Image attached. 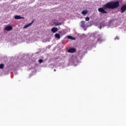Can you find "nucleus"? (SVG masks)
Masks as SVG:
<instances>
[{"instance_id": "f257e3e1", "label": "nucleus", "mask_w": 126, "mask_h": 126, "mask_svg": "<svg viewBox=\"0 0 126 126\" xmlns=\"http://www.w3.org/2000/svg\"><path fill=\"white\" fill-rule=\"evenodd\" d=\"M119 6H120V2L119 1L115 2L110 1L104 4L103 7L98 8V10L101 13H108V12L105 9H115V8H118Z\"/></svg>"}, {"instance_id": "f03ea898", "label": "nucleus", "mask_w": 126, "mask_h": 126, "mask_svg": "<svg viewBox=\"0 0 126 126\" xmlns=\"http://www.w3.org/2000/svg\"><path fill=\"white\" fill-rule=\"evenodd\" d=\"M121 11L122 13H124L126 10V4L123 5L121 8Z\"/></svg>"}, {"instance_id": "7ed1b4c3", "label": "nucleus", "mask_w": 126, "mask_h": 126, "mask_svg": "<svg viewBox=\"0 0 126 126\" xmlns=\"http://www.w3.org/2000/svg\"><path fill=\"white\" fill-rule=\"evenodd\" d=\"M75 52H76V49L75 48H70L68 50V53H71L72 54L75 53Z\"/></svg>"}, {"instance_id": "20e7f679", "label": "nucleus", "mask_w": 126, "mask_h": 126, "mask_svg": "<svg viewBox=\"0 0 126 126\" xmlns=\"http://www.w3.org/2000/svg\"><path fill=\"white\" fill-rule=\"evenodd\" d=\"M5 30L6 31H11L12 30V27L11 26H7L5 28Z\"/></svg>"}, {"instance_id": "39448f33", "label": "nucleus", "mask_w": 126, "mask_h": 126, "mask_svg": "<svg viewBox=\"0 0 126 126\" xmlns=\"http://www.w3.org/2000/svg\"><path fill=\"white\" fill-rule=\"evenodd\" d=\"M58 28L53 27L51 29V32L53 33H56L58 31Z\"/></svg>"}, {"instance_id": "423d86ee", "label": "nucleus", "mask_w": 126, "mask_h": 126, "mask_svg": "<svg viewBox=\"0 0 126 126\" xmlns=\"http://www.w3.org/2000/svg\"><path fill=\"white\" fill-rule=\"evenodd\" d=\"M15 19H24V17H21L19 15H16L14 17Z\"/></svg>"}, {"instance_id": "0eeeda50", "label": "nucleus", "mask_w": 126, "mask_h": 126, "mask_svg": "<svg viewBox=\"0 0 126 126\" xmlns=\"http://www.w3.org/2000/svg\"><path fill=\"white\" fill-rule=\"evenodd\" d=\"M88 13V11L87 10H83L81 12L83 15H86V14H87Z\"/></svg>"}, {"instance_id": "6e6552de", "label": "nucleus", "mask_w": 126, "mask_h": 126, "mask_svg": "<svg viewBox=\"0 0 126 126\" xmlns=\"http://www.w3.org/2000/svg\"><path fill=\"white\" fill-rule=\"evenodd\" d=\"M55 38H57V39H58V40H59V39H61V35H60L59 33H56L55 34Z\"/></svg>"}, {"instance_id": "1a4fd4ad", "label": "nucleus", "mask_w": 126, "mask_h": 126, "mask_svg": "<svg viewBox=\"0 0 126 126\" xmlns=\"http://www.w3.org/2000/svg\"><path fill=\"white\" fill-rule=\"evenodd\" d=\"M97 41H102V35H101L100 34H99L97 35Z\"/></svg>"}, {"instance_id": "9d476101", "label": "nucleus", "mask_w": 126, "mask_h": 126, "mask_svg": "<svg viewBox=\"0 0 126 126\" xmlns=\"http://www.w3.org/2000/svg\"><path fill=\"white\" fill-rule=\"evenodd\" d=\"M81 27H83V28L85 27V21H82L81 22Z\"/></svg>"}, {"instance_id": "9b49d317", "label": "nucleus", "mask_w": 126, "mask_h": 126, "mask_svg": "<svg viewBox=\"0 0 126 126\" xmlns=\"http://www.w3.org/2000/svg\"><path fill=\"white\" fill-rule=\"evenodd\" d=\"M33 21H32L31 23L26 25V26H24V28H28V27H29V26H31V25H32V24L33 23Z\"/></svg>"}, {"instance_id": "f8f14e48", "label": "nucleus", "mask_w": 126, "mask_h": 126, "mask_svg": "<svg viewBox=\"0 0 126 126\" xmlns=\"http://www.w3.org/2000/svg\"><path fill=\"white\" fill-rule=\"evenodd\" d=\"M54 24H55V26H59L60 25H62V24H63V23H60V22H56L54 23Z\"/></svg>"}, {"instance_id": "ddd939ff", "label": "nucleus", "mask_w": 126, "mask_h": 126, "mask_svg": "<svg viewBox=\"0 0 126 126\" xmlns=\"http://www.w3.org/2000/svg\"><path fill=\"white\" fill-rule=\"evenodd\" d=\"M3 67H4V64L3 63L0 64V69H2Z\"/></svg>"}, {"instance_id": "4468645a", "label": "nucleus", "mask_w": 126, "mask_h": 126, "mask_svg": "<svg viewBox=\"0 0 126 126\" xmlns=\"http://www.w3.org/2000/svg\"><path fill=\"white\" fill-rule=\"evenodd\" d=\"M85 20L86 21H89V20H90V18H89L88 17H87L85 18Z\"/></svg>"}, {"instance_id": "2eb2a0df", "label": "nucleus", "mask_w": 126, "mask_h": 126, "mask_svg": "<svg viewBox=\"0 0 126 126\" xmlns=\"http://www.w3.org/2000/svg\"><path fill=\"white\" fill-rule=\"evenodd\" d=\"M38 62H39V63H43V60L39 59Z\"/></svg>"}, {"instance_id": "dca6fc26", "label": "nucleus", "mask_w": 126, "mask_h": 126, "mask_svg": "<svg viewBox=\"0 0 126 126\" xmlns=\"http://www.w3.org/2000/svg\"><path fill=\"white\" fill-rule=\"evenodd\" d=\"M68 39H72V36L68 35Z\"/></svg>"}, {"instance_id": "f3484780", "label": "nucleus", "mask_w": 126, "mask_h": 126, "mask_svg": "<svg viewBox=\"0 0 126 126\" xmlns=\"http://www.w3.org/2000/svg\"><path fill=\"white\" fill-rule=\"evenodd\" d=\"M115 40H119V36H116Z\"/></svg>"}, {"instance_id": "a211bd4d", "label": "nucleus", "mask_w": 126, "mask_h": 126, "mask_svg": "<svg viewBox=\"0 0 126 126\" xmlns=\"http://www.w3.org/2000/svg\"><path fill=\"white\" fill-rule=\"evenodd\" d=\"M99 29H102V26H100L99 27Z\"/></svg>"}, {"instance_id": "6ab92c4d", "label": "nucleus", "mask_w": 126, "mask_h": 126, "mask_svg": "<svg viewBox=\"0 0 126 126\" xmlns=\"http://www.w3.org/2000/svg\"><path fill=\"white\" fill-rule=\"evenodd\" d=\"M54 71H56V69H54Z\"/></svg>"}]
</instances>
